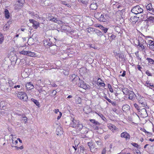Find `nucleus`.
<instances>
[{
	"instance_id": "obj_1",
	"label": "nucleus",
	"mask_w": 154,
	"mask_h": 154,
	"mask_svg": "<svg viewBox=\"0 0 154 154\" xmlns=\"http://www.w3.org/2000/svg\"><path fill=\"white\" fill-rule=\"evenodd\" d=\"M17 97L20 99L24 101H26L28 100V97L26 94L22 91L18 92Z\"/></svg>"
},
{
	"instance_id": "obj_2",
	"label": "nucleus",
	"mask_w": 154,
	"mask_h": 154,
	"mask_svg": "<svg viewBox=\"0 0 154 154\" xmlns=\"http://www.w3.org/2000/svg\"><path fill=\"white\" fill-rule=\"evenodd\" d=\"M132 12L137 14L141 13L143 12V10L138 5L134 7L131 10Z\"/></svg>"
},
{
	"instance_id": "obj_3",
	"label": "nucleus",
	"mask_w": 154,
	"mask_h": 154,
	"mask_svg": "<svg viewBox=\"0 0 154 154\" xmlns=\"http://www.w3.org/2000/svg\"><path fill=\"white\" fill-rule=\"evenodd\" d=\"M24 2V0H18L15 5V9H17L20 8L23 6Z\"/></svg>"
},
{
	"instance_id": "obj_4",
	"label": "nucleus",
	"mask_w": 154,
	"mask_h": 154,
	"mask_svg": "<svg viewBox=\"0 0 154 154\" xmlns=\"http://www.w3.org/2000/svg\"><path fill=\"white\" fill-rule=\"evenodd\" d=\"M107 126L113 132L116 133L118 131V128H117L114 125L112 124H107Z\"/></svg>"
},
{
	"instance_id": "obj_5",
	"label": "nucleus",
	"mask_w": 154,
	"mask_h": 154,
	"mask_svg": "<svg viewBox=\"0 0 154 154\" xmlns=\"http://www.w3.org/2000/svg\"><path fill=\"white\" fill-rule=\"evenodd\" d=\"M71 122L69 124L70 127L73 128H75L78 123H79V121L75 120L74 118H71Z\"/></svg>"
},
{
	"instance_id": "obj_6",
	"label": "nucleus",
	"mask_w": 154,
	"mask_h": 154,
	"mask_svg": "<svg viewBox=\"0 0 154 154\" xmlns=\"http://www.w3.org/2000/svg\"><path fill=\"white\" fill-rule=\"evenodd\" d=\"M138 100L139 103L142 105V106L146 107L147 106L146 103L143 97H140L138 99Z\"/></svg>"
},
{
	"instance_id": "obj_7",
	"label": "nucleus",
	"mask_w": 154,
	"mask_h": 154,
	"mask_svg": "<svg viewBox=\"0 0 154 154\" xmlns=\"http://www.w3.org/2000/svg\"><path fill=\"white\" fill-rule=\"evenodd\" d=\"M77 85L82 88L86 89L88 88L87 85L84 83V81L81 80L78 83Z\"/></svg>"
},
{
	"instance_id": "obj_8",
	"label": "nucleus",
	"mask_w": 154,
	"mask_h": 154,
	"mask_svg": "<svg viewBox=\"0 0 154 154\" xmlns=\"http://www.w3.org/2000/svg\"><path fill=\"white\" fill-rule=\"evenodd\" d=\"M121 137L126 139V140H128L130 138V135L128 133L126 132H123L121 134Z\"/></svg>"
},
{
	"instance_id": "obj_9",
	"label": "nucleus",
	"mask_w": 154,
	"mask_h": 154,
	"mask_svg": "<svg viewBox=\"0 0 154 154\" xmlns=\"http://www.w3.org/2000/svg\"><path fill=\"white\" fill-rule=\"evenodd\" d=\"M107 16L106 15H104L101 14L100 15V17H99V20L100 21L105 22L106 21L107 18Z\"/></svg>"
},
{
	"instance_id": "obj_10",
	"label": "nucleus",
	"mask_w": 154,
	"mask_h": 154,
	"mask_svg": "<svg viewBox=\"0 0 154 154\" xmlns=\"http://www.w3.org/2000/svg\"><path fill=\"white\" fill-rule=\"evenodd\" d=\"M26 87L27 90H31L34 88L33 85L30 82L27 83L26 84Z\"/></svg>"
},
{
	"instance_id": "obj_11",
	"label": "nucleus",
	"mask_w": 154,
	"mask_h": 154,
	"mask_svg": "<svg viewBox=\"0 0 154 154\" xmlns=\"http://www.w3.org/2000/svg\"><path fill=\"white\" fill-rule=\"evenodd\" d=\"M56 133L57 135L60 136L63 134V128L60 127H58L56 129Z\"/></svg>"
},
{
	"instance_id": "obj_12",
	"label": "nucleus",
	"mask_w": 154,
	"mask_h": 154,
	"mask_svg": "<svg viewBox=\"0 0 154 154\" xmlns=\"http://www.w3.org/2000/svg\"><path fill=\"white\" fill-rule=\"evenodd\" d=\"M38 12L35 11V12H31L30 13V15L32 16L33 18L36 19V18L38 19L39 18V19L40 17H39L38 14Z\"/></svg>"
},
{
	"instance_id": "obj_13",
	"label": "nucleus",
	"mask_w": 154,
	"mask_h": 154,
	"mask_svg": "<svg viewBox=\"0 0 154 154\" xmlns=\"http://www.w3.org/2000/svg\"><path fill=\"white\" fill-rule=\"evenodd\" d=\"M139 17L136 16H132L130 18V21L134 24L137 21Z\"/></svg>"
},
{
	"instance_id": "obj_14",
	"label": "nucleus",
	"mask_w": 154,
	"mask_h": 154,
	"mask_svg": "<svg viewBox=\"0 0 154 154\" xmlns=\"http://www.w3.org/2000/svg\"><path fill=\"white\" fill-rule=\"evenodd\" d=\"M145 85L152 89L154 87L153 84V83H149V82L148 81H146L145 84Z\"/></svg>"
},
{
	"instance_id": "obj_15",
	"label": "nucleus",
	"mask_w": 154,
	"mask_h": 154,
	"mask_svg": "<svg viewBox=\"0 0 154 154\" xmlns=\"http://www.w3.org/2000/svg\"><path fill=\"white\" fill-rule=\"evenodd\" d=\"M146 8L148 10L152 12H154V9L152 8V4L151 3L148 4L146 6Z\"/></svg>"
},
{
	"instance_id": "obj_16",
	"label": "nucleus",
	"mask_w": 154,
	"mask_h": 154,
	"mask_svg": "<svg viewBox=\"0 0 154 154\" xmlns=\"http://www.w3.org/2000/svg\"><path fill=\"white\" fill-rule=\"evenodd\" d=\"M128 94L129 95H128V96H129L128 97L130 99L132 100L134 98V96L135 95V94L133 91H130L129 92V93Z\"/></svg>"
},
{
	"instance_id": "obj_17",
	"label": "nucleus",
	"mask_w": 154,
	"mask_h": 154,
	"mask_svg": "<svg viewBox=\"0 0 154 154\" xmlns=\"http://www.w3.org/2000/svg\"><path fill=\"white\" fill-rule=\"evenodd\" d=\"M130 109V106L127 104L124 105L122 107V109L124 111H126L129 110Z\"/></svg>"
},
{
	"instance_id": "obj_18",
	"label": "nucleus",
	"mask_w": 154,
	"mask_h": 154,
	"mask_svg": "<svg viewBox=\"0 0 154 154\" xmlns=\"http://www.w3.org/2000/svg\"><path fill=\"white\" fill-rule=\"evenodd\" d=\"M31 100L33 102L35 105L37 106L38 107H40V104L38 101L33 98H32L31 99Z\"/></svg>"
},
{
	"instance_id": "obj_19",
	"label": "nucleus",
	"mask_w": 154,
	"mask_h": 154,
	"mask_svg": "<svg viewBox=\"0 0 154 154\" xmlns=\"http://www.w3.org/2000/svg\"><path fill=\"white\" fill-rule=\"evenodd\" d=\"M4 13L5 18L7 19L9 18L10 17L9 13L7 9H5V10Z\"/></svg>"
},
{
	"instance_id": "obj_20",
	"label": "nucleus",
	"mask_w": 154,
	"mask_h": 154,
	"mask_svg": "<svg viewBox=\"0 0 154 154\" xmlns=\"http://www.w3.org/2000/svg\"><path fill=\"white\" fill-rule=\"evenodd\" d=\"M77 129L79 130H80L83 127V125L82 124L80 123L79 121V123H78L76 125Z\"/></svg>"
},
{
	"instance_id": "obj_21",
	"label": "nucleus",
	"mask_w": 154,
	"mask_h": 154,
	"mask_svg": "<svg viewBox=\"0 0 154 154\" xmlns=\"http://www.w3.org/2000/svg\"><path fill=\"white\" fill-rule=\"evenodd\" d=\"M90 8L92 10H95L97 9V6L96 3H92L90 5Z\"/></svg>"
},
{
	"instance_id": "obj_22",
	"label": "nucleus",
	"mask_w": 154,
	"mask_h": 154,
	"mask_svg": "<svg viewBox=\"0 0 154 154\" xmlns=\"http://www.w3.org/2000/svg\"><path fill=\"white\" fill-rule=\"evenodd\" d=\"M32 26L35 29H37L39 26V23L38 22L35 21L33 23Z\"/></svg>"
},
{
	"instance_id": "obj_23",
	"label": "nucleus",
	"mask_w": 154,
	"mask_h": 154,
	"mask_svg": "<svg viewBox=\"0 0 154 154\" xmlns=\"http://www.w3.org/2000/svg\"><path fill=\"white\" fill-rule=\"evenodd\" d=\"M138 43H146V42L145 41L142 37H139L138 38Z\"/></svg>"
},
{
	"instance_id": "obj_24",
	"label": "nucleus",
	"mask_w": 154,
	"mask_h": 154,
	"mask_svg": "<svg viewBox=\"0 0 154 154\" xmlns=\"http://www.w3.org/2000/svg\"><path fill=\"white\" fill-rule=\"evenodd\" d=\"M95 147V145H93V144L91 146V147L90 148V149L91 150V152H95L97 151V148L94 149Z\"/></svg>"
},
{
	"instance_id": "obj_25",
	"label": "nucleus",
	"mask_w": 154,
	"mask_h": 154,
	"mask_svg": "<svg viewBox=\"0 0 154 154\" xmlns=\"http://www.w3.org/2000/svg\"><path fill=\"white\" fill-rule=\"evenodd\" d=\"M122 92L124 94L127 95L128 94L129 91L128 89L126 88H124L122 90Z\"/></svg>"
},
{
	"instance_id": "obj_26",
	"label": "nucleus",
	"mask_w": 154,
	"mask_h": 154,
	"mask_svg": "<svg viewBox=\"0 0 154 154\" xmlns=\"http://www.w3.org/2000/svg\"><path fill=\"white\" fill-rule=\"evenodd\" d=\"M10 26L8 24H6L4 26L3 30L4 31H5L8 30L10 27Z\"/></svg>"
},
{
	"instance_id": "obj_27",
	"label": "nucleus",
	"mask_w": 154,
	"mask_h": 154,
	"mask_svg": "<svg viewBox=\"0 0 154 154\" xmlns=\"http://www.w3.org/2000/svg\"><path fill=\"white\" fill-rule=\"evenodd\" d=\"M75 102L77 104H80L82 102V99L79 97H76L75 98Z\"/></svg>"
},
{
	"instance_id": "obj_28",
	"label": "nucleus",
	"mask_w": 154,
	"mask_h": 154,
	"mask_svg": "<svg viewBox=\"0 0 154 154\" xmlns=\"http://www.w3.org/2000/svg\"><path fill=\"white\" fill-rule=\"evenodd\" d=\"M81 80H80V79L79 76L78 80L76 79H72V81L73 82V83L74 84H75L77 85V83L78 84V83Z\"/></svg>"
},
{
	"instance_id": "obj_29",
	"label": "nucleus",
	"mask_w": 154,
	"mask_h": 154,
	"mask_svg": "<svg viewBox=\"0 0 154 154\" xmlns=\"http://www.w3.org/2000/svg\"><path fill=\"white\" fill-rule=\"evenodd\" d=\"M145 44V43H138V46H139V47H140V48H139L141 50H143L144 49L145 47H144V46L143 45Z\"/></svg>"
},
{
	"instance_id": "obj_30",
	"label": "nucleus",
	"mask_w": 154,
	"mask_h": 154,
	"mask_svg": "<svg viewBox=\"0 0 154 154\" xmlns=\"http://www.w3.org/2000/svg\"><path fill=\"white\" fill-rule=\"evenodd\" d=\"M95 32L97 35L100 37H101L103 35V34L99 30H96L95 31Z\"/></svg>"
},
{
	"instance_id": "obj_31",
	"label": "nucleus",
	"mask_w": 154,
	"mask_h": 154,
	"mask_svg": "<svg viewBox=\"0 0 154 154\" xmlns=\"http://www.w3.org/2000/svg\"><path fill=\"white\" fill-rule=\"evenodd\" d=\"M100 29L102 30L104 33H106L107 32L108 30V29L106 27H105L102 26H100Z\"/></svg>"
},
{
	"instance_id": "obj_32",
	"label": "nucleus",
	"mask_w": 154,
	"mask_h": 154,
	"mask_svg": "<svg viewBox=\"0 0 154 154\" xmlns=\"http://www.w3.org/2000/svg\"><path fill=\"white\" fill-rule=\"evenodd\" d=\"M100 81H102L101 79L100 78H99L97 80V83H98V84L100 85L102 87H104L105 85V84L103 82H100Z\"/></svg>"
},
{
	"instance_id": "obj_33",
	"label": "nucleus",
	"mask_w": 154,
	"mask_h": 154,
	"mask_svg": "<svg viewBox=\"0 0 154 154\" xmlns=\"http://www.w3.org/2000/svg\"><path fill=\"white\" fill-rule=\"evenodd\" d=\"M87 31L89 33H90L91 32H93L95 31V30L93 28L89 27L86 29Z\"/></svg>"
},
{
	"instance_id": "obj_34",
	"label": "nucleus",
	"mask_w": 154,
	"mask_h": 154,
	"mask_svg": "<svg viewBox=\"0 0 154 154\" xmlns=\"http://www.w3.org/2000/svg\"><path fill=\"white\" fill-rule=\"evenodd\" d=\"M27 55L31 57H33L35 56V53L34 52H32L29 51H28Z\"/></svg>"
},
{
	"instance_id": "obj_35",
	"label": "nucleus",
	"mask_w": 154,
	"mask_h": 154,
	"mask_svg": "<svg viewBox=\"0 0 154 154\" xmlns=\"http://www.w3.org/2000/svg\"><path fill=\"white\" fill-rule=\"evenodd\" d=\"M96 143L97 144L98 146L99 147H101L102 145V141L100 140H98L96 141Z\"/></svg>"
},
{
	"instance_id": "obj_36",
	"label": "nucleus",
	"mask_w": 154,
	"mask_h": 154,
	"mask_svg": "<svg viewBox=\"0 0 154 154\" xmlns=\"http://www.w3.org/2000/svg\"><path fill=\"white\" fill-rule=\"evenodd\" d=\"M148 21L149 22L154 23V17L152 16H150L147 18Z\"/></svg>"
},
{
	"instance_id": "obj_37",
	"label": "nucleus",
	"mask_w": 154,
	"mask_h": 154,
	"mask_svg": "<svg viewBox=\"0 0 154 154\" xmlns=\"http://www.w3.org/2000/svg\"><path fill=\"white\" fill-rule=\"evenodd\" d=\"M146 59L148 61V62L150 64H154V60L151 58H147Z\"/></svg>"
},
{
	"instance_id": "obj_38",
	"label": "nucleus",
	"mask_w": 154,
	"mask_h": 154,
	"mask_svg": "<svg viewBox=\"0 0 154 154\" xmlns=\"http://www.w3.org/2000/svg\"><path fill=\"white\" fill-rule=\"evenodd\" d=\"M14 88H15L19 90H21L23 88L22 85H15L14 86Z\"/></svg>"
},
{
	"instance_id": "obj_39",
	"label": "nucleus",
	"mask_w": 154,
	"mask_h": 154,
	"mask_svg": "<svg viewBox=\"0 0 154 154\" xmlns=\"http://www.w3.org/2000/svg\"><path fill=\"white\" fill-rule=\"evenodd\" d=\"M50 50L52 54L54 55L57 53V51L55 49V48L53 49L51 48H50Z\"/></svg>"
},
{
	"instance_id": "obj_40",
	"label": "nucleus",
	"mask_w": 154,
	"mask_h": 154,
	"mask_svg": "<svg viewBox=\"0 0 154 154\" xmlns=\"http://www.w3.org/2000/svg\"><path fill=\"white\" fill-rule=\"evenodd\" d=\"M49 20L54 22L55 23H57L58 20H57V18L54 17H53L52 18H49Z\"/></svg>"
},
{
	"instance_id": "obj_41",
	"label": "nucleus",
	"mask_w": 154,
	"mask_h": 154,
	"mask_svg": "<svg viewBox=\"0 0 154 154\" xmlns=\"http://www.w3.org/2000/svg\"><path fill=\"white\" fill-rule=\"evenodd\" d=\"M37 83L39 84L40 86L42 87V86H44V82H41V80L39 79L37 81Z\"/></svg>"
},
{
	"instance_id": "obj_42",
	"label": "nucleus",
	"mask_w": 154,
	"mask_h": 154,
	"mask_svg": "<svg viewBox=\"0 0 154 154\" xmlns=\"http://www.w3.org/2000/svg\"><path fill=\"white\" fill-rule=\"evenodd\" d=\"M71 79H78V76L76 75L75 74H73L72 75L71 77Z\"/></svg>"
},
{
	"instance_id": "obj_43",
	"label": "nucleus",
	"mask_w": 154,
	"mask_h": 154,
	"mask_svg": "<svg viewBox=\"0 0 154 154\" xmlns=\"http://www.w3.org/2000/svg\"><path fill=\"white\" fill-rule=\"evenodd\" d=\"M21 119L23 121L25 122V123H26V122H27V118L26 116H22Z\"/></svg>"
},
{
	"instance_id": "obj_44",
	"label": "nucleus",
	"mask_w": 154,
	"mask_h": 154,
	"mask_svg": "<svg viewBox=\"0 0 154 154\" xmlns=\"http://www.w3.org/2000/svg\"><path fill=\"white\" fill-rule=\"evenodd\" d=\"M96 113L99 116L101 119L103 120H105V119H106V118L105 117L103 116V115H102V114L99 113Z\"/></svg>"
},
{
	"instance_id": "obj_45",
	"label": "nucleus",
	"mask_w": 154,
	"mask_h": 154,
	"mask_svg": "<svg viewBox=\"0 0 154 154\" xmlns=\"http://www.w3.org/2000/svg\"><path fill=\"white\" fill-rule=\"evenodd\" d=\"M5 106V103L4 101H1L0 102V108L1 109L3 108Z\"/></svg>"
},
{
	"instance_id": "obj_46",
	"label": "nucleus",
	"mask_w": 154,
	"mask_h": 154,
	"mask_svg": "<svg viewBox=\"0 0 154 154\" xmlns=\"http://www.w3.org/2000/svg\"><path fill=\"white\" fill-rule=\"evenodd\" d=\"M28 51H21L20 52V54H22L27 55V54H28Z\"/></svg>"
},
{
	"instance_id": "obj_47",
	"label": "nucleus",
	"mask_w": 154,
	"mask_h": 154,
	"mask_svg": "<svg viewBox=\"0 0 154 154\" xmlns=\"http://www.w3.org/2000/svg\"><path fill=\"white\" fill-rule=\"evenodd\" d=\"M108 87L109 90V91L111 92H113V90L110 84H108Z\"/></svg>"
},
{
	"instance_id": "obj_48",
	"label": "nucleus",
	"mask_w": 154,
	"mask_h": 154,
	"mask_svg": "<svg viewBox=\"0 0 154 154\" xmlns=\"http://www.w3.org/2000/svg\"><path fill=\"white\" fill-rule=\"evenodd\" d=\"M134 154H141L140 152L138 149H135L134 151Z\"/></svg>"
},
{
	"instance_id": "obj_49",
	"label": "nucleus",
	"mask_w": 154,
	"mask_h": 154,
	"mask_svg": "<svg viewBox=\"0 0 154 154\" xmlns=\"http://www.w3.org/2000/svg\"><path fill=\"white\" fill-rule=\"evenodd\" d=\"M100 13H95L94 14V17L97 19H98L99 20V17H100Z\"/></svg>"
},
{
	"instance_id": "obj_50",
	"label": "nucleus",
	"mask_w": 154,
	"mask_h": 154,
	"mask_svg": "<svg viewBox=\"0 0 154 154\" xmlns=\"http://www.w3.org/2000/svg\"><path fill=\"white\" fill-rule=\"evenodd\" d=\"M62 3L63 4V5H66L68 7H71L70 5H69L68 4H67L66 2H65V1H62Z\"/></svg>"
},
{
	"instance_id": "obj_51",
	"label": "nucleus",
	"mask_w": 154,
	"mask_h": 154,
	"mask_svg": "<svg viewBox=\"0 0 154 154\" xmlns=\"http://www.w3.org/2000/svg\"><path fill=\"white\" fill-rule=\"evenodd\" d=\"M74 143L75 146H77L79 144V142L78 140H76L74 141Z\"/></svg>"
},
{
	"instance_id": "obj_52",
	"label": "nucleus",
	"mask_w": 154,
	"mask_h": 154,
	"mask_svg": "<svg viewBox=\"0 0 154 154\" xmlns=\"http://www.w3.org/2000/svg\"><path fill=\"white\" fill-rule=\"evenodd\" d=\"M131 144L133 145V146L136 147V148H138L139 146L138 145L135 143H131Z\"/></svg>"
},
{
	"instance_id": "obj_53",
	"label": "nucleus",
	"mask_w": 154,
	"mask_h": 154,
	"mask_svg": "<svg viewBox=\"0 0 154 154\" xmlns=\"http://www.w3.org/2000/svg\"><path fill=\"white\" fill-rule=\"evenodd\" d=\"M51 93L52 94V95H51V96L53 97L56 95L57 93V91L55 90H54L52 91Z\"/></svg>"
},
{
	"instance_id": "obj_54",
	"label": "nucleus",
	"mask_w": 154,
	"mask_h": 154,
	"mask_svg": "<svg viewBox=\"0 0 154 154\" xmlns=\"http://www.w3.org/2000/svg\"><path fill=\"white\" fill-rule=\"evenodd\" d=\"M145 132L148 136H150L152 134V133L146 131L145 130Z\"/></svg>"
},
{
	"instance_id": "obj_55",
	"label": "nucleus",
	"mask_w": 154,
	"mask_h": 154,
	"mask_svg": "<svg viewBox=\"0 0 154 154\" xmlns=\"http://www.w3.org/2000/svg\"><path fill=\"white\" fill-rule=\"evenodd\" d=\"M37 90H38V91L39 92V93H41L42 92H45V90L43 89L42 88H40L39 89H37Z\"/></svg>"
},
{
	"instance_id": "obj_56",
	"label": "nucleus",
	"mask_w": 154,
	"mask_h": 154,
	"mask_svg": "<svg viewBox=\"0 0 154 154\" xmlns=\"http://www.w3.org/2000/svg\"><path fill=\"white\" fill-rule=\"evenodd\" d=\"M149 49L152 51H154V45L149 46Z\"/></svg>"
},
{
	"instance_id": "obj_57",
	"label": "nucleus",
	"mask_w": 154,
	"mask_h": 154,
	"mask_svg": "<svg viewBox=\"0 0 154 154\" xmlns=\"http://www.w3.org/2000/svg\"><path fill=\"white\" fill-rule=\"evenodd\" d=\"M119 58L123 59L124 57V56L123 54H119Z\"/></svg>"
},
{
	"instance_id": "obj_58",
	"label": "nucleus",
	"mask_w": 154,
	"mask_h": 154,
	"mask_svg": "<svg viewBox=\"0 0 154 154\" xmlns=\"http://www.w3.org/2000/svg\"><path fill=\"white\" fill-rule=\"evenodd\" d=\"M116 37V36L115 35H114L113 34H112L110 37V38H111V40H113L114 39V38H115Z\"/></svg>"
},
{
	"instance_id": "obj_59",
	"label": "nucleus",
	"mask_w": 154,
	"mask_h": 154,
	"mask_svg": "<svg viewBox=\"0 0 154 154\" xmlns=\"http://www.w3.org/2000/svg\"><path fill=\"white\" fill-rule=\"evenodd\" d=\"M149 46L150 45H154V41H153L149 40Z\"/></svg>"
},
{
	"instance_id": "obj_60",
	"label": "nucleus",
	"mask_w": 154,
	"mask_h": 154,
	"mask_svg": "<svg viewBox=\"0 0 154 154\" xmlns=\"http://www.w3.org/2000/svg\"><path fill=\"white\" fill-rule=\"evenodd\" d=\"M146 74L148 76H151V74L149 70H147L146 72Z\"/></svg>"
},
{
	"instance_id": "obj_61",
	"label": "nucleus",
	"mask_w": 154,
	"mask_h": 154,
	"mask_svg": "<svg viewBox=\"0 0 154 154\" xmlns=\"http://www.w3.org/2000/svg\"><path fill=\"white\" fill-rule=\"evenodd\" d=\"M59 115L57 116V119L58 120H59V119H60V118L61 116H62V113L61 112H59Z\"/></svg>"
},
{
	"instance_id": "obj_62",
	"label": "nucleus",
	"mask_w": 154,
	"mask_h": 154,
	"mask_svg": "<svg viewBox=\"0 0 154 154\" xmlns=\"http://www.w3.org/2000/svg\"><path fill=\"white\" fill-rule=\"evenodd\" d=\"M106 149L104 148L102 151V154H106Z\"/></svg>"
},
{
	"instance_id": "obj_63",
	"label": "nucleus",
	"mask_w": 154,
	"mask_h": 154,
	"mask_svg": "<svg viewBox=\"0 0 154 154\" xmlns=\"http://www.w3.org/2000/svg\"><path fill=\"white\" fill-rule=\"evenodd\" d=\"M134 107L137 109H138V108H139L138 105L136 103H134Z\"/></svg>"
},
{
	"instance_id": "obj_64",
	"label": "nucleus",
	"mask_w": 154,
	"mask_h": 154,
	"mask_svg": "<svg viewBox=\"0 0 154 154\" xmlns=\"http://www.w3.org/2000/svg\"><path fill=\"white\" fill-rule=\"evenodd\" d=\"M29 21L30 23H33L35 21V20H34L32 19H29Z\"/></svg>"
}]
</instances>
